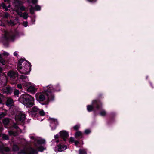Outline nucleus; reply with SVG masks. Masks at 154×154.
Wrapping results in <instances>:
<instances>
[{
	"label": "nucleus",
	"instance_id": "nucleus-20",
	"mask_svg": "<svg viewBox=\"0 0 154 154\" xmlns=\"http://www.w3.org/2000/svg\"><path fill=\"white\" fill-rule=\"evenodd\" d=\"M3 149L6 152H8L10 150V149L8 147H5L4 148L2 146L1 143H0V151H2Z\"/></svg>",
	"mask_w": 154,
	"mask_h": 154
},
{
	"label": "nucleus",
	"instance_id": "nucleus-53",
	"mask_svg": "<svg viewBox=\"0 0 154 154\" xmlns=\"http://www.w3.org/2000/svg\"><path fill=\"white\" fill-rule=\"evenodd\" d=\"M2 102V100L1 98H0V103H1Z\"/></svg>",
	"mask_w": 154,
	"mask_h": 154
},
{
	"label": "nucleus",
	"instance_id": "nucleus-7",
	"mask_svg": "<svg viewBox=\"0 0 154 154\" xmlns=\"http://www.w3.org/2000/svg\"><path fill=\"white\" fill-rule=\"evenodd\" d=\"M18 63L17 67L18 70L22 67H25L26 65H29V64L30 63L29 62L23 59H19L18 60Z\"/></svg>",
	"mask_w": 154,
	"mask_h": 154
},
{
	"label": "nucleus",
	"instance_id": "nucleus-57",
	"mask_svg": "<svg viewBox=\"0 0 154 154\" xmlns=\"http://www.w3.org/2000/svg\"><path fill=\"white\" fill-rule=\"evenodd\" d=\"M4 1L6 2L8 1V0H4Z\"/></svg>",
	"mask_w": 154,
	"mask_h": 154
},
{
	"label": "nucleus",
	"instance_id": "nucleus-23",
	"mask_svg": "<svg viewBox=\"0 0 154 154\" xmlns=\"http://www.w3.org/2000/svg\"><path fill=\"white\" fill-rule=\"evenodd\" d=\"M82 133L80 131H77L75 134V137H77L79 136H82Z\"/></svg>",
	"mask_w": 154,
	"mask_h": 154
},
{
	"label": "nucleus",
	"instance_id": "nucleus-32",
	"mask_svg": "<svg viewBox=\"0 0 154 154\" xmlns=\"http://www.w3.org/2000/svg\"><path fill=\"white\" fill-rule=\"evenodd\" d=\"M41 9V7L38 5H36L35 6V9L37 11L40 10Z\"/></svg>",
	"mask_w": 154,
	"mask_h": 154
},
{
	"label": "nucleus",
	"instance_id": "nucleus-49",
	"mask_svg": "<svg viewBox=\"0 0 154 154\" xmlns=\"http://www.w3.org/2000/svg\"><path fill=\"white\" fill-rule=\"evenodd\" d=\"M58 135H55L54 136V137L56 139L58 138Z\"/></svg>",
	"mask_w": 154,
	"mask_h": 154
},
{
	"label": "nucleus",
	"instance_id": "nucleus-52",
	"mask_svg": "<svg viewBox=\"0 0 154 154\" xmlns=\"http://www.w3.org/2000/svg\"><path fill=\"white\" fill-rule=\"evenodd\" d=\"M10 7V5H9L7 7H6V8H8H8H9Z\"/></svg>",
	"mask_w": 154,
	"mask_h": 154
},
{
	"label": "nucleus",
	"instance_id": "nucleus-47",
	"mask_svg": "<svg viewBox=\"0 0 154 154\" xmlns=\"http://www.w3.org/2000/svg\"><path fill=\"white\" fill-rule=\"evenodd\" d=\"M14 127L16 129H17L18 128V126L16 125H14Z\"/></svg>",
	"mask_w": 154,
	"mask_h": 154
},
{
	"label": "nucleus",
	"instance_id": "nucleus-27",
	"mask_svg": "<svg viewBox=\"0 0 154 154\" xmlns=\"http://www.w3.org/2000/svg\"><path fill=\"white\" fill-rule=\"evenodd\" d=\"M38 112L39 114L41 116H43L45 115V112L43 110L39 109Z\"/></svg>",
	"mask_w": 154,
	"mask_h": 154
},
{
	"label": "nucleus",
	"instance_id": "nucleus-21",
	"mask_svg": "<svg viewBox=\"0 0 154 154\" xmlns=\"http://www.w3.org/2000/svg\"><path fill=\"white\" fill-rule=\"evenodd\" d=\"M0 63L3 65H5L6 63L5 60L2 58L1 54H0Z\"/></svg>",
	"mask_w": 154,
	"mask_h": 154
},
{
	"label": "nucleus",
	"instance_id": "nucleus-36",
	"mask_svg": "<svg viewBox=\"0 0 154 154\" xmlns=\"http://www.w3.org/2000/svg\"><path fill=\"white\" fill-rule=\"evenodd\" d=\"M74 138L72 137H71L69 139V142H72V143H73V142H74Z\"/></svg>",
	"mask_w": 154,
	"mask_h": 154
},
{
	"label": "nucleus",
	"instance_id": "nucleus-11",
	"mask_svg": "<svg viewBox=\"0 0 154 154\" xmlns=\"http://www.w3.org/2000/svg\"><path fill=\"white\" fill-rule=\"evenodd\" d=\"M60 137L63 139L64 140H66L67 138L68 137V133L65 131H62L60 132Z\"/></svg>",
	"mask_w": 154,
	"mask_h": 154
},
{
	"label": "nucleus",
	"instance_id": "nucleus-16",
	"mask_svg": "<svg viewBox=\"0 0 154 154\" xmlns=\"http://www.w3.org/2000/svg\"><path fill=\"white\" fill-rule=\"evenodd\" d=\"M8 75L11 78L15 79L16 77H18V73L13 71H9L8 73Z\"/></svg>",
	"mask_w": 154,
	"mask_h": 154
},
{
	"label": "nucleus",
	"instance_id": "nucleus-42",
	"mask_svg": "<svg viewBox=\"0 0 154 154\" xmlns=\"http://www.w3.org/2000/svg\"><path fill=\"white\" fill-rule=\"evenodd\" d=\"M28 23L27 22H23V26L25 27H26L27 26Z\"/></svg>",
	"mask_w": 154,
	"mask_h": 154
},
{
	"label": "nucleus",
	"instance_id": "nucleus-43",
	"mask_svg": "<svg viewBox=\"0 0 154 154\" xmlns=\"http://www.w3.org/2000/svg\"><path fill=\"white\" fill-rule=\"evenodd\" d=\"M38 2V0H32V2L33 4H35L37 3Z\"/></svg>",
	"mask_w": 154,
	"mask_h": 154
},
{
	"label": "nucleus",
	"instance_id": "nucleus-26",
	"mask_svg": "<svg viewBox=\"0 0 154 154\" xmlns=\"http://www.w3.org/2000/svg\"><path fill=\"white\" fill-rule=\"evenodd\" d=\"M79 154H87L86 151L84 149L79 150Z\"/></svg>",
	"mask_w": 154,
	"mask_h": 154
},
{
	"label": "nucleus",
	"instance_id": "nucleus-46",
	"mask_svg": "<svg viewBox=\"0 0 154 154\" xmlns=\"http://www.w3.org/2000/svg\"><path fill=\"white\" fill-rule=\"evenodd\" d=\"M14 56H16L18 55L16 51L14 52Z\"/></svg>",
	"mask_w": 154,
	"mask_h": 154
},
{
	"label": "nucleus",
	"instance_id": "nucleus-30",
	"mask_svg": "<svg viewBox=\"0 0 154 154\" xmlns=\"http://www.w3.org/2000/svg\"><path fill=\"white\" fill-rule=\"evenodd\" d=\"M6 115V113L5 112H2L0 113V119L3 118Z\"/></svg>",
	"mask_w": 154,
	"mask_h": 154
},
{
	"label": "nucleus",
	"instance_id": "nucleus-44",
	"mask_svg": "<svg viewBox=\"0 0 154 154\" xmlns=\"http://www.w3.org/2000/svg\"><path fill=\"white\" fill-rule=\"evenodd\" d=\"M75 144V146H77V145L79 143V142L78 141H74Z\"/></svg>",
	"mask_w": 154,
	"mask_h": 154
},
{
	"label": "nucleus",
	"instance_id": "nucleus-48",
	"mask_svg": "<svg viewBox=\"0 0 154 154\" xmlns=\"http://www.w3.org/2000/svg\"><path fill=\"white\" fill-rule=\"evenodd\" d=\"M9 134H13V132L12 131H10L9 132Z\"/></svg>",
	"mask_w": 154,
	"mask_h": 154
},
{
	"label": "nucleus",
	"instance_id": "nucleus-33",
	"mask_svg": "<svg viewBox=\"0 0 154 154\" xmlns=\"http://www.w3.org/2000/svg\"><path fill=\"white\" fill-rule=\"evenodd\" d=\"M19 93V91L18 90H15L14 92V94L15 95L17 96Z\"/></svg>",
	"mask_w": 154,
	"mask_h": 154
},
{
	"label": "nucleus",
	"instance_id": "nucleus-41",
	"mask_svg": "<svg viewBox=\"0 0 154 154\" xmlns=\"http://www.w3.org/2000/svg\"><path fill=\"white\" fill-rule=\"evenodd\" d=\"M17 87L19 89H22V86L20 84H18L17 85Z\"/></svg>",
	"mask_w": 154,
	"mask_h": 154
},
{
	"label": "nucleus",
	"instance_id": "nucleus-35",
	"mask_svg": "<svg viewBox=\"0 0 154 154\" xmlns=\"http://www.w3.org/2000/svg\"><path fill=\"white\" fill-rule=\"evenodd\" d=\"M80 127V125H76L73 128L75 130H77Z\"/></svg>",
	"mask_w": 154,
	"mask_h": 154
},
{
	"label": "nucleus",
	"instance_id": "nucleus-19",
	"mask_svg": "<svg viewBox=\"0 0 154 154\" xmlns=\"http://www.w3.org/2000/svg\"><path fill=\"white\" fill-rule=\"evenodd\" d=\"M19 9H20L21 11H23L25 10V8L23 5H20L15 7V11L16 9H18L19 10Z\"/></svg>",
	"mask_w": 154,
	"mask_h": 154
},
{
	"label": "nucleus",
	"instance_id": "nucleus-37",
	"mask_svg": "<svg viewBox=\"0 0 154 154\" xmlns=\"http://www.w3.org/2000/svg\"><path fill=\"white\" fill-rule=\"evenodd\" d=\"M91 132V131L89 129H86L85 131V133L86 134H89Z\"/></svg>",
	"mask_w": 154,
	"mask_h": 154
},
{
	"label": "nucleus",
	"instance_id": "nucleus-5",
	"mask_svg": "<svg viewBox=\"0 0 154 154\" xmlns=\"http://www.w3.org/2000/svg\"><path fill=\"white\" fill-rule=\"evenodd\" d=\"M100 103L98 101L96 100H93L92 101L91 105H88L87 106V109L88 111L91 112L93 110L94 106H96L97 109H98L100 107L99 106Z\"/></svg>",
	"mask_w": 154,
	"mask_h": 154
},
{
	"label": "nucleus",
	"instance_id": "nucleus-45",
	"mask_svg": "<svg viewBox=\"0 0 154 154\" xmlns=\"http://www.w3.org/2000/svg\"><path fill=\"white\" fill-rule=\"evenodd\" d=\"M88 2H94L96 1V0H86Z\"/></svg>",
	"mask_w": 154,
	"mask_h": 154
},
{
	"label": "nucleus",
	"instance_id": "nucleus-31",
	"mask_svg": "<svg viewBox=\"0 0 154 154\" xmlns=\"http://www.w3.org/2000/svg\"><path fill=\"white\" fill-rule=\"evenodd\" d=\"M1 6L2 7L3 9H5L6 11L8 10V8H6L5 5L4 3H2L1 5Z\"/></svg>",
	"mask_w": 154,
	"mask_h": 154
},
{
	"label": "nucleus",
	"instance_id": "nucleus-15",
	"mask_svg": "<svg viewBox=\"0 0 154 154\" xmlns=\"http://www.w3.org/2000/svg\"><path fill=\"white\" fill-rule=\"evenodd\" d=\"M39 110V109H38L37 107H34L31 109L29 113L32 115H34L38 112Z\"/></svg>",
	"mask_w": 154,
	"mask_h": 154
},
{
	"label": "nucleus",
	"instance_id": "nucleus-58",
	"mask_svg": "<svg viewBox=\"0 0 154 154\" xmlns=\"http://www.w3.org/2000/svg\"><path fill=\"white\" fill-rule=\"evenodd\" d=\"M28 2H30L29 1V0H28Z\"/></svg>",
	"mask_w": 154,
	"mask_h": 154
},
{
	"label": "nucleus",
	"instance_id": "nucleus-2",
	"mask_svg": "<svg viewBox=\"0 0 154 154\" xmlns=\"http://www.w3.org/2000/svg\"><path fill=\"white\" fill-rule=\"evenodd\" d=\"M47 89L44 90V93L47 97V100H53L54 99V96L53 93L55 91H60V88L59 86L53 87L51 85H49L47 87Z\"/></svg>",
	"mask_w": 154,
	"mask_h": 154
},
{
	"label": "nucleus",
	"instance_id": "nucleus-29",
	"mask_svg": "<svg viewBox=\"0 0 154 154\" xmlns=\"http://www.w3.org/2000/svg\"><path fill=\"white\" fill-rule=\"evenodd\" d=\"M106 114V111L104 110H102L100 113V114L102 116H104Z\"/></svg>",
	"mask_w": 154,
	"mask_h": 154
},
{
	"label": "nucleus",
	"instance_id": "nucleus-4",
	"mask_svg": "<svg viewBox=\"0 0 154 154\" xmlns=\"http://www.w3.org/2000/svg\"><path fill=\"white\" fill-rule=\"evenodd\" d=\"M16 37V35H12L10 33L5 31L4 35L1 38V40L3 42L7 41L9 39H10L12 41H14Z\"/></svg>",
	"mask_w": 154,
	"mask_h": 154
},
{
	"label": "nucleus",
	"instance_id": "nucleus-59",
	"mask_svg": "<svg viewBox=\"0 0 154 154\" xmlns=\"http://www.w3.org/2000/svg\"><path fill=\"white\" fill-rule=\"evenodd\" d=\"M58 142V140H57L56 141V142H57V143Z\"/></svg>",
	"mask_w": 154,
	"mask_h": 154
},
{
	"label": "nucleus",
	"instance_id": "nucleus-34",
	"mask_svg": "<svg viewBox=\"0 0 154 154\" xmlns=\"http://www.w3.org/2000/svg\"><path fill=\"white\" fill-rule=\"evenodd\" d=\"M3 138L5 140H7L8 139V136L5 134H3L2 136Z\"/></svg>",
	"mask_w": 154,
	"mask_h": 154
},
{
	"label": "nucleus",
	"instance_id": "nucleus-22",
	"mask_svg": "<svg viewBox=\"0 0 154 154\" xmlns=\"http://www.w3.org/2000/svg\"><path fill=\"white\" fill-rule=\"evenodd\" d=\"M9 120L8 118H5L3 121V123L5 125H7L9 122Z\"/></svg>",
	"mask_w": 154,
	"mask_h": 154
},
{
	"label": "nucleus",
	"instance_id": "nucleus-56",
	"mask_svg": "<svg viewBox=\"0 0 154 154\" xmlns=\"http://www.w3.org/2000/svg\"><path fill=\"white\" fill-rule=\"evenodd\" d=\"M1 23V20H0V25H2Z\"/></svg>",
	"mask_w": 154,
	"mask_h": 154
},
{
	"label": "nucleus",
	"instance_id": "nucleus-9",
	"mask_svg": "<svg viewBox=\"0 0 154 154\" xmlns=\"http://www.w3.org/2000/svg\"><path fill=\"white\" fill-rule=\"evenodd\" d=\"M25 117L26 116L24 114L20 112L15 116V119L17 121L23 122L25 119Z\"/></svg>",
	"mask_w": 154,
	"mask_h": 154
},
{
	"label": "nucleus",
	"instance_id": "nucleus-12",
	"mask_svg": "<svg viewBox=\"0 0 154 154\" xmlns=\"http://www.w3.org/2000/svg\"><path fill=\"white\" fill-rule=\"evenodd\" d=\"M67 148V146L65 145H62L59 144L56 147L55 149V151L62 152L66 150Z\"/></svg>",
	"mask_w": 154,
	"mask_h": 154
},
{
	"label": "nucleus",
	"instance_id": "nucleus-55",
	"mask_svg": "<svg viewBox=\"0 0 154 154\" xmlns=\"http://www.w3.org/2000/svg\"><path fill=\"white\" fill-rule=\"evenodd\" d=\"M48 102H47L46 103H45V104H43V105H44V104H48Z\"/></svg>",
	"mask_w": 154,
	"mask_h": 154
},
{
	"label": "nucleus",
	"instance_id": "nucleus-3",
	"mask_svg": "<svg viewBox=\"0 0 154 154\" xmlns=\"http://www.w3.org/2000/svg\"><path fill=\"white\" fill-rule=\"evenodd\" d=\"M19 101L26 106H32L34 103V99L31 96L24 94L22 95L19 99Z\"/></svg>",
	"mask_w": 154,
	"mask_h": 154
},
{
	"label": "nucleus",
	"instance_id": "nucleus-28",
	"mask_svg": "<svg viewBox=\"0 0 154 154\" xmlns=\"http://www.w3.org/2000/svg\"><path fill=\"white\" fill-rule=\"evenodd\" d=\"M8 23L9 26H13L14 25V22L11 20L10 21H8Z\"/></svg>",
	"mask_w": 154,
	"mask_h": 154
},
{
	"label": "nucleus",
	"instance_id": "nucleus-40",
	"mask_svg": "<svg viewBox=\"0 0 154 154\" xmlns=\"http://www.w3.org/2000/svg\"><path fill=\"white\" fill-rule=\"evenodd\" d=\"M34 9L32 6H31V8L30 9V12L32 14L34 13Z\"/></svg>",
	"mask_w": 154,
	"mask_h": 154
},
{
	"label": "nucleus",
	"instance_id": "nucleus-51",
	"mask_svg": "<svg viewBox=\"0 0 154 154\" xmlns=\"http://www.w3.org/2000/svg\"><path fill=\"white\" fill-rule=\"evenodd\" d=\"M2 129V127H0V131H1Z\"/></svg>",
	"mask_w": 154,
	"mask_h": 154
},
{
	"label": "nucleus",
	"instance_id": "nucleus-25",
	"mask_svg": "<svg viewBox=\"0 0 154 154\" xmlns=\"http://www.w3.org/2000/svg\"><path fill=\"white\" fill-rule=\"evenodd\" d=\"M19 148L16 145H14L13 147V150L14 151H17L18 150Z\"/></svg>",
	"mask_w": 154,
	"mask_h": 154
},
{
	"label": "nucleus",
	"instance_id": "nucleus-17",
	"mask_svg": "<svg viewBox=\"0 0 154 154\" xmlns=\"http://www.w3.org/2000/svg\"><path fill=\"white\" fill-rule=\"evenodd\" d=\"M13 103V100L10 98H8L6 102V105L9 107L11 106Z\"/></svg>",
	"mask_w": 154,
	"mask_h": 154
},
{
	"label": "nucleus",
	"instance_id": "nucleus-10",
	"mask_svg": "<svg viewBox=\"0 0 154 154\" xmlns=\"http://www.w3.org/2000/svg\"><path fill=\"white\" fill-rule=\"evenodd\" d=\"M19 81L20 82H23V84L25 86L27 85L26 83H27L29 81L28 79L26 76L23 75H21L19 77Z\"/></svg>",
	"mask_w": 154,
	"mask_h": 154
},
{
	"label": "nucleus",
	"instance_id": "nucleus-18",
	"mask_svg": "<svg viewBox=\"0 0 154 154\" xmlns=\"http://www.w3.org/2000/svg\"><path fill=\"white\" fill-rule=\"evenodd\" d=\"M27 91L32 93H35L36 91V89L33 86H30L27 89Z\"/></svg>",
	"mask_w": 154,
	"mask_h": 154
},
{
	"label": "nucleus",
	"instance_id": "nucleus-24",
	"mask_svg": "<svg viewBox=\"0 0 154 154\" xmlns=\"http://www.w3.org/2000/svg\"><path fill=\"white\" fill-rule=\"evenodd\" d=\"M45 98L44 95L43 94H41L39 96V99L40 101H43L45 100Z\"/></svg>",
	"mask_w": 154,
	"mask_h": 154
},
{
	"label": "nucleus",
	"instance_id": "nucleus-6",
	"mask_svg": "<svg viewBox=\"0 0 154 154\" xmlns=\"http://www.w3.org/2000/svg\"><path fill=\"white\" fill-rule=\"evenodd\" d=\"M18 71L20 73L25 74H29L31 70V66L30 63L29 64V65L25 66V67H23L19 69Z\"/></svg>",
	"mask_w": 154,
	"mask_h": 154
},
{
	"label": "nucleus",
	"instance_id": "nucleus-39",
	"mask_svg": "<svg viewBox=\"0 0 154 154\" xmlns=\"http://www.w3.org/2000/svg\"><path fill=\"white\" fill-rule=\"evenodd\" d=\"M2 54L4 56H8L9 55V54L8 52L4 51L3 53Z\"/></svg>",
	"mask_w": 154,
	"mask_h": 154
},
{
	"label": "nucleus",
	"instance_id": "nucleus-13",
	"mask_svg": "<svg viewBox=\"0 0 154 154\" xmlns=\"http://www.w3.org/2000/svg\"><path fill=\"white\" fill-rule=\"evenodd\" d=\"M15 11L18 15L21 17H23L24 19H26L28 17V14L26 12H24L23 13L21 12H20L19 10L17 9L15 10Z\"/></svg>",
	"mask_w": 154,
	"mask_h": 154
},
{
	"label": "nucleus",
	"instance_id": "nucleus-50",
	"mask_svg": "<svg viewBox=\"0 0 154 154\" xmlns=\"http://www.w3.org/2000/svg\"><path fill=\"white\" fill-rule=\"evenodd\" d=\"M2 70V68L0 67V72H1Z\"/></svg>",
	"mask_w": 154,
	"mask_h": 154
},
{
	"label": "nucleus",
	"instance_id": "nucleus-54",
	"mask_svg": "<svg viewBox=\"0 0 154 154\" xmlns=\"http://www.w3.org/2000/svg\"><path fill=\"white\" fill-rule=\"evenodd\" d=\"M15 20H16L17 21H18V18H15Z\"/></svg>",
	"mask_w": 154,
	"mask_h": 154
},
{
	"label": "nucleus",
	"instance_id": "nucleus-8",
	"mask_svg": "<svg viewBox=\"0 0 154 154\" xmlns=\"http://www.w3.org/2000/svg\"><path fill=\"white\" fill-rule=\"evenodd\" d=\"M50 126L51 127L52 130H54L56 128L58 123L57 120L54 118H50Z\"/></svg>",
	"mask_w": 154,
	"mask_h": 154
},
{
	"label": "nucleus",
	"instance_id": "nucleus-14",
	"mask_svg": "<svg viewBox=\"0 0 154 154\" xmlns=\"http://www.w3.org/2000/svg\"><path fill=\"white\" fill-rule=\"evenodd\" d=\"M4 93L7 94L11 93L12 92V88L10 87H4L2 89Z\"/></svg>",
	"mask_w": 154,
	"mask_h": 154
},
{
	"label": "nucleus",
	"instance_id": "nucleus-38",
	"mask_svg": "<svg viewBox=\"0 0 154 154\" xmlns=\"http://www.w3.org/2000/svg\"><path fill=\"white\" fill-rule=\"evenodd\" d=\"M4 17L5 18H7L8 17H10V16L8 13H5L4 16Z\"/></svg>",
	"mask_w": 154,
	"mask_h": 154
},
{
	"label": "nucleus",
	"instance_id": "nucleus-1",
	"mask_svg": "<svg viewBox=\"0 0 154 154\" xmlns=\"http://www.w3.org/2000/svg\"><path fill=\"white\" fill-rule=\"evenodd\" d=\"M29 137L32 142L34 143V147L27 149H25L22 151V153L37 154L38 151L42 152L45 149V148L41 146V145L45 143V140L44 139H41L34 136H30Z\"/></svg>",
	"mask_w": 154,
	"mask_h": 154
}]
</instances>
